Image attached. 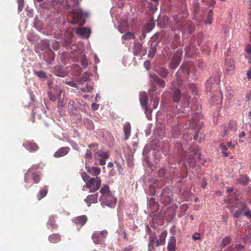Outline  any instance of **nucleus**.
<instances>
[{
	"label": "nucleus",
	"mask_w": 251,
	"mask_h": 251,
	"mask_svg": "<svg viewBox=\"0 0 251 251\" xmlns=\"http://www.w3.org/2000/svg\"><path fill=\"white\" fill-rule=\"evenodd\" d=\"M244 215L247 217L251 222V211L249 209H248L244 212Z\"/></svg>",
	"instance_id": "59"
},
{
	"label": "nucleus",
	"mask_w": 251,
	"mask_h": 251,
	"mask_svg": "<svg viewBox=\"0 0 251 251\" xmlns=\"http://www.w3.org/2000/svg\"><path fill=\"white\" fill-rule=\"evenodd\" d=\"M220 147L222 150V152L223 154V156L225 157L229 156L230 152H227V147L224 143H221Z\"/></svg>",
	"instance_id": "40"
},
{
	"label": "nucleus",
	"mask_w": 251,
	"mask_h": 251,
	"mask_svg": "<svg viewBox=\"0 0 251 251\" xmlns=\"http://www.w3.org/2000/svg\"><path fill=\"white\" fill-rule=\"evenodd\" d=\"M107 234V231L106 230L100 232L95 231L92 234V239L95 244H100L104 241Z\"/></svg>",
	"instance_id": "6"
},
{
	"label": "nucleus",
	"mask_w": 251,
	"mask_h": 251,
	"mask_svg": "<svg viewBox=\"0 0 251 251\" xmlns=\"http://www.w3.org/2000/svg\"><path fill=\"white\" fill-rule=\"evenodd\" d=\"M225 69L226 74H229L235 69V65L233 60L227 58L225 59Z\"/></svg>",
	"instance_id": "11"
},
{
	"label": "nucleus",
	"mask_w": 251,
	"mask_h": 251,
	"mask_svg": "<svg viewBox=\"0 0 251 251\" xmlns=\"http://www.w3.org/2000/svg\"><path fill=\"white\" fill-rule=\"evenodd\" d=\"M150 81L151 83H155L162 88L165 86V81L159 78L156 74H150Z\"/></svg>",
	"instance_id": "13"
},
{
	"label": "nucleus",
	"mask_w": 251,
	"mask_h": 251,
	"mask_svg": "<svg viewBox=\"0 0 251 251\" xmlns=\"http://www.w3.org/2000/svg\"><path fill=\"white\" fill-rule=\"evenodd\" d=\"M100 192L101 193V199L106 200L105 199L107 197L110 199L109 200L110 203L108 202L107 201H104V202H106L107 206L113 207L116 205L117 199L112 195L108 185H104L101 188Z\"/></svg>",
	"instance_id": "4"
},
{
	"label": "nucleus",
	"mask_w": 251,
	"mask_h": 251,
	"mask_svg": "<svg viewBox=\"0 0 251 251\" xmlns=\"http://www.w3.org/2000/svg\"><path fill=\"white\" fill-rule=\"evenodd\" d=\"M124 131L125 133L124 139L126 140L129 138L130 135L131 126L129 123L126 122L124 126Z\"/></svg>",
	"instance_id": "25"
},
{
	"label": "nucleus",
	"mask_w": 251,
	"mask_h": 251,
	"mask_svg": "<svg viewBox=\"0 0 251 251\" xmlns=\"http://www.w3.org/2000/svg\"><path fill=\"white\" fill-rule=\"evenodd\" d=\"M158 4H156V3H154L153 2H150L148 4V7L151 11L154 12L157 10V5Z\"/></svg>",
	"instance_id": "46"
},
{
	"label": "nucleus",
	"mask_w": 251,
	"mask_h": 251,
	"mask_svg": "<svg viewBox=\"0 0 251 251\" xmlns=\"http://www.w3.org/2000/svg\"><path fill=\"white\" fill-rule=\"evenodd\" d=\"M161 199L165 203H169L173 200V192L170 188H165L160 194Z\"/></svg>",
	"instance_id": "7"
},
{
	"label": "nucleus",
	"mask_w": 251,
	"mask_h": 251,
	"mask_svg": "<svg viewBox=\"0 0 251 251\" xmlns=\"http://www.w3.org/2000/svg\"><path fill=\"white\" fill-rule=\"evenodd\" d=\"M122 38L125 40L134 39L135 38V36L132 32H127L123 35Z\"/></svg>",
	"instance_id": "39"
},
{
	"label": "nucleus",
	"mask_w": 251,
	"mask_h": 251,
	"mask_svg": "<svg viewBox=\"0 0 251 251\" xmlns=\"http://www.w3.org/2000/svg\"><path fill=\"white\" fill-rule=\"evenodd\" d=\"M40 180L41 176L40 174L33 168L29 169L25 174V181L26 184H29L28 186H26L27 187H29L34 184L38 183Z\"/></svg>",
	"instance_id": "3"
},
{
	"label": "nucleus",
	"mask_w": 251,
	"mask_h": 251,
	"mask_svg": "<svg viewBox=\"0 0 251 251\" xmlns=\"http://www.w3.org/2000/svg\"><path fill=\"white\" fill-rule=\"evenodd\" d=\"M64 83L71 87L75 88L77 86V84L73 81H66L64 82Z\"/></svg>",
	"instance_id": "58"
},
{
	"label": "nucleus",
	"mask_w": 251,
	"mask_h": 251,
	"mask_svg": "<svg viewBox=\"0 0 251 251\" xmlns=\"http://www.w3.org/2000/svg\"><path fill=\"white\" fill-rule=\"evenodd\" d=\"M49 97L50 100L53 101H55L57 100V96L52 93L49 94Z\"/></svg>",
	"instance_id": "63"
},
{
	"label": "nucleus",
	"mask_w": 251,
	"mask_h": 251,
	"mask_svg": "<svg viewBox=\"0 0 251 251\" xmlns=\"http://www.w3.org/2000/svg\"><path fill=\"white\" fill-rule=\"evenodd\" d=\"M237 180L240 184L243 186H246L248 184L249 178L247 176L241 175Z\"/></svg>",
	"instance_id": "31"
},
{
	"label": "nucleus",
	"mask_w": 251,
	"mask_h": 251,
	"mask_svg": "<svg viewBox=\"0 0 251 251\" xmlns=\"http://www.w3.org/2000/svg\"><path fill=\"white\" fill-rule=\"evenodd\" d=\"M49 240L51 243H57L61 240L60 235L58 233L52 234L49 236Z\"/></svg>",
	"instance_id": "29"
},
{
	"label": "nucleus",
	"mask_w": 251,
	"mask_h": 251,
	"mask_svg": "<svg viewBox=\"0 0 251 251\" xmlns=\"http://www.w3.org/2000/svg\"><path fill=\"white\" fill-rule=\"evenodd\" d=\"M181 53L182 51H181V53L176 52L174 54L171 61L169 64L170 68L172 69H176L178 67L182 58Z\"/></svg>",
	"instance_id": "9"
},
{
	"label": "nucleus",
	"mask_w": 251,
	"mask_h": 251,
	"mask_svg": "<svg viewBox=\"0 0 251 251\" xmlns=\"http://www.w3.org/2000/svg\"><path fill=\"white\" fill-rule=\"evenodd\" d=\"M40 47L42 50H46V52H48L50 50H51L50 47V43L48 41H43L41 44Z\"/></svg>",
	"instance_id": "37"
},
{
	"label": "nucleus",
	"mask_w": 251,
	"mask_h": 251,
	"mask_svg": "<svg viewBox=\"0 0 251 251\" xmlns=\"http://www.w3.org/2000/svg\"><path fill=\"white\" fill-rule=\"evenodd\" d=\"M76 33L83 37H88L91 33V30L86 27L77 28L76 30Z\"/></svg>",
	"instance_id": "24"
},
{
	"label": "nucleus",
	"mask_w": 251,
	"mask_h": 251,
	"mask_svg": "<svg viewBox=\"0 0 251 251\" xmlns=\"http://www.w3.org/2000/svg\"><path fill=\"white\" fill-rule=\"evenodd\" d=\"M144 66L147 70L150 69V62L149 60H146L144 62Z\"/></svg>",
	"instance_id": "64"
},
{
	"label": "nucleus",
	"mask_w": 251,
	"mask_h": 251,
	"mask_svg": "<svg viewBox=\"0 0 251 251\" xmlns=\"http://www.w3.org/2000/svg\"><path fill=\"white\" fill-rule=\"evenodd\" d=\"M190 89L193 93H195V94H197V87L195 84H190Z\"/></svg>",
	"instance_id": "57"
},
{
	"label": "nucleus",
	"mask_w": 251,
	"mask_h": 251,
	"mask_svg": "<svg viewBox=\"0 0 251 251\" xmlns=\"http://www.w3.org/2000/svg\"><path fill=\"white\" fill-rule=\"evenodd\" d=\"M192 63L191 62L183 63L180 67L178 72L181 71L186 77L190 75V69L192 67Z\"/></svg>",
	"instance_id": "10"
},
{
	"label": "nucleus",
	"mask_w": 251,
	"mask_h": 251,
	"mask_svg": "<svg viewBox=\"0 0 251 251\" xmlns=\"http://www.w3.org/2000/svg\"><path fill=\"white\" fill-rule=\"evenodd\" d=\"M98 197V193L88 195L85 199V201L87 204V205L90 206L92 203H96L97 202Z\"/></svg>",
	"instance_id": "21"
},
{
	"label": "nucleus",
	"mask_w": 251,
	"mask_h": 251,
	"mask_svg": "<svg viewBox=\"0 0 251 251\" xmlns=\"http://www.w3.org/2000/svg\"><path fill=\"white\" fill-rule=\"evenodd\" d=\"M157 74L162 77L166 78L169 75L168 70L164 67L160 68L156 72Z\"/></svg>",
	"instance_id": "34"
},
{
	"label": "nucleus",
	"mask_w": 251,
	"mask_h": 251,
	"mask_svg": "<svg viewBox=\"0 0 251 251\" xmlns=\"http://www.w3.org/2000/svg\"><path fill=\"white\" fill-rule=\"evenodd\" d=\"M87 217L85 215H81L75 217L73 219V222L76 225L80 226H84L87 221Z\"/></svg>",
	"instance_id": "18"
},
{
	"label": "nucleus",
	"mask_w": 251,
	"mask_h": 251,
	"mask_svg": "<svg viewBox=\"0 0 251 251\" xmlns=\"http://www.w3.org/2000/svg\"><path fill=\"white\" fill-rule=\"evenodd\" d=\"M155 26V24L153 20L148 21L146 25V29L148 32H150Z\"/></svg>",
	"instance_id": "42"
},
{
	"label": "nucleus",
	"mask_w": 251,
	"mask_h": 251,
	"mask_svg": "<svg viewBox=\"0 0 251 251\" xmlns=\"http://www.w3.org/2000/svg\"><path fill=\"white\" fill-rule=\"evenodd\" d=\"M46 55H49V58L46 60V62H49L54 59L55 53L52 50H50L48 52H46Z\"/></svg>",
	"instance_id": "43"
},
{
	"label": "nucleus",
	"mask_w": 251,
	"mask_h": 251,
	"mask_svg": "<svg viewBox=\"0 0 251 251\" xmlns=\"http://www.w3.org/2000/svg\"><path fill=\"white\" fill-rule=\"evenodd\" d=\"M47 225L49 227H50L52 229H56L57 227V225L55 221V216L54 215H51L49 218V220L48 222Z\"/></svg>",
	"instance_id": "28"
},
{
	"label": "nucleus",
	"mask_w": 251,
	"mask_h": 251,
	"mask_svg": "<svg viewBox=\"0 0 251 251\" xmlns=\"http://www.w3.org/2000/svg\"><path fill=\"white\" fill-rule=\"evenodd\" d=\"M83 181L85 182V188L90 189L91 192H95L99 189L101 186V180L100 177H91L85 172H82L81 174Z\"/></svg>",
	"instance_id": "1"
},
{
	"label": "nucleus",
	"mask_w": 251,
	"mask_h": 251,
	"mask_svg": "<svg viewBox=\"0 0 251 251\" xmlns=\"http://www.w3.org/2000/svg\"><path fill=\"white\" fill-rule=\"evenodd\" d=\"M81 65L84 69H86L88 66V59L86 56H83L81 59Z\"/></svg>",
	"instance_id": "47"
},
{
	"label": "nucleus",
	"mask_w": 251,
	"mask_h": 251,
	"mask_svg": "<svg viewBox=\"0 0 251 251\" xmlns=\"http://www.w3.org/2000/svg\"><path fill=\"white\" fill-rule=\"evenodd\" d=\"M67 7L72 8L76 7L78 4V0H67L66 2Z\"/></svg>",
	"instance_id": "36"
},
{
	"label": "nucleus",
	"mask_w": 251,
	"mask_h": 251,
	"mask_svg": "<svg viewBox=\"0 0 251 251\" xmlns=\"http://www.w3.org/2000/svg\"><path fill=\"white\" fill-rule=\"evenodd\" d=\"M174 40H175L176 43L174 45H172V46L173 47V49L176 48L178 44V43L180 40L179 35L177 34H175V36H174Z\"/></svg>",
	"instance_id": "52"
},
{
	"label": "nucleus",
	"mask_w": 251,
	"mask_h": 251,
	"mask_svg": "<svg viewBox=\"0 0 251 251\" xmlns=\"http://www.w3.org/2000/svg\"><path fill=\"white\" fill-rule=\"evenodd\" d=\"M176 239L175 236H171L169 238L167 246V250L168 251H176Z\"/></svg>",
	"instance_id": "22"
},
{
	"label": "nucleus",
	"mask_w": 251,
	"mask_h": 251,
	"mask_svg": "<svg viewBox=\"0 0 251 251\" xmlns=\"http://www.w3.org/2000/svg\"><path fill=\"white\" fill-rule=\"evenodd\" d=\"M242 209L238 208L236 210L234 214V217L235 218H238L242 213Z\"/></svg>",
	"instance_id": "55"
},
{
	"label": "nucleus",
	"mask_w": 251,
	"mask_h": 251,
	"mask_svg": "<svg viewBox=\"0 0 251 251\" xmlns=\"http://www.w3.org/2000/svg\"><path fill=\"white\" fill-rule=\"evenodd\" d=\"M86 169L87 171L94 176H97L100 173L101 170L100 168L98 167H91L86 166Z\"/></svg>",
	"instance_id": "23"
},
{
	"label": "nucleus",
	"mask_w": 251,
	"mask_h": 251,
	"mask_svg": "<svg viewBox=\"0 0 251 251\" xmlns=\"http://www.w3.org/2000/svg\"><path fill=\"white\" fill-rule=\"evenodd\" d=\"M88 148H89L91 150L93 151H96L98 149V144H91L88 145Z\"/></svg>",
	"instance_id": "56"
},
{
	"label": "nucleus",
	"mask_w": 251,
	"mask_h": 251,
	"mask_svg": "<svg viewBox=\"0 0 251 251\" xmlns=\"http://www.w3.org/2000/svg\"><path fill=\"white\" fill-rule=\"evenodd\" d=\"M70 13L73 15L74 23L76 24L81 20L82 17V11L80 8L73 9Z\"/></svg>",
	"instance_id": "14"
},
{
	"label": "nucleus",
	"mask_w": 251,
	"mask_h": 251,
	"mask_svg": "<svg viewBox=\"0 0 251 251\" xmlns=\"http://www.w3.org/2000/svg\"><path fill=\"white\" fill-rule=\"evenodd\" d=\"M84 125L87 129L89 130H92L94 128V124L93 121L88 118H85L84 119Z\"/></svg>",
	"instance_id": "32"
},
{
	"label": "nucleus",
	"mask_w": 251,
	"mask_h": 251,
	"mask_svg": "<svg viewBox=\"0 0 251 251\" xmlns=\"http://www.w3.org/2000/svg\"><path fill=\"white\" fill-rule=\"evenodd\" d=\"M230 242L231 239L228 237L223 238L221 244V247L223 248H225L227 245L230 244Z\"/></svg>",
	"instance_id": "41"
},
{
	"label": "nucleus",
	"mask_w": 251,
	"mask_h": 251,
	"mask_svg": "<svg viewBox=\"0 0 251 251\" xmlns=\"http://www.w3.org/2000/svg\"><path fill=\"white\" fill-rule=\"evenodd\" d=\"M180 95L181 93L180 90L178 89H175L172 94L173 100L176 102H178L180 100Z\"/></svg>",
	"instance_id": "33"
},
{
	"label": "nucleus",
	"mask_w": 251,
	"mask_h": 251,
	"mask_svg": "<svg viewBox=\"0 0 251 251\" xmlns=\"http://www.w3.org/2000/svg\"><path fill=\"white\" fill-rule=\"evenodd\" d=\"M202 1L206 2L210 6L216 3V0H202Z\"/></svg>",
	"instance_id": "60"
},
{
	"label": "nucleus",
	"mask_w": 251,
	"mask_h": 251,
	"mask_svg": "<svg viewBox=\"0 0 251 251\" xmlns=\"http://www.w3.org/2000/svg\"><path fill=\"white\" fill-rule=\"evenodd\" d=\"M139 100L143 108L147 111L149 108L148 105L149 100L147 94L145 92L141 93L140 95Z\"/></svg>",
	"instance_id": "16"
},
{
	"label": "nucleus",
	"mask_w": 251,
	"mask_h": 251,
	"mask_svg": "<svg viewBox=\"0 0 251 251\" xmlns=\"http://www.w3.org/2000/svg\"><path fill=\"white\" fill-rule=\"evenodd\" d=\"M155 239H156V237L155 236L149 237V242L148 245V251H156L154 247Z\"/></svg>",
	"instance_id": "26"
},
{
	"label": "nucleus",
	"mask_w": 251,
	"mask_h": 251,
	"mask_svg": "<svg viewBox=\"0 0 251 251\" xmlns=\"http://www.w3.org/2000/svg\"><path fill=\"white\" fill-rule=\"evenodd\" d=\"M234 92L233 90L226 89V96L228 100H231L234 96Z\"/></svg>",
	"instance_id": "44"
},
{
	"label": "nucleus",
	"mask_w": 251,
	"mask_h": 251,
	"mask_svg": "<svg viewBox=\"0 0 251 251\" xmlns=\"http://www.w3.org/2000/svg\"><path fill=\"white\" fill-rule=\"evenodd\" d=\"M53 72L60 77H64L68 75V72L62 65H57L54 67Z\"/></svg>",
	"instance_id": "12"
},
{
	"label": "nucleus",
	"mask_w": 251,
	"mask_h": 251,
	"mask_svg": "<svg viewBox=\"0 0 251 251\" xmlns=\"http://www.w3.org/2000/svg\"><path fill=\"white\" fill-rule=\"evenodd\" d=\"M212 16H213V12H212V10H210L209 11L208 14L207 15L206 20L205 21V23H206V24L208 23L209 24H211L213 21Z\"/></svg>",
	"instance_id": "45"
},
{
	"label": "nucleus",
	"mask_w": 251,
	"mask_h": 251,
	"mask_svg": "<svg viewBox=\"0 0 251 251\" xmlns=\"http://www.w3.org/2000/svg\"><path fill=\"white\" fill-rule=\"evenodd\" d=\"M23 146L29 151H35L39 149V146L36 143L30 141L24 142Z\"/></svg>",
	"instance_id": "15"
},
{
	"label": "nucleus",
	"mask_w": 251,
	"mask_h": 251,
	"mask_svg": "<svg viewBox=\"0 0 251 251\" xmlns=\"http://www.w3.org/2000/svg\"><path fill=\"white\" fill-rule=\"evenodd\" d=\"M85 157H86V161L90 162L92 159V152L90 150H87Z\"/></svg>",
	"instance_id": "48"
},
{
	"label": "nucleus",
	"mask_w": 251,
	"mask_h": 251,
	"mask_svg": "<svg viewBox=\"0 0 251 251\" xmlns=\"http://www.w3.org/2000/svg\"><path fill=\"white\" fill-rule=\"evenodd\" d=\"M238 206L240 207L239 209H242V210L244 209L247 210L248 209H249L248 208H247V203L242 201H240L239 202Z\"/></svg>",
	"instance_id": "54"
},
{
	"label": "nucleus",
	"mask_w": 251,
	"mask_h": 251,
	"mask_svg": "<svg viewBox=\"0 0 251 251\" xmlns=\"http://www.w3.org/2000/svg\"><path fill=\"white\" fill-rule=\"evenodd\" d=\"M48 187L45 186L41 189L37 195V198L38 201H40L42 198H44L48 194Z\"/></svg>",
	"instance_id": "30"
},
{
	"label": "nucleus",
	"mask_w": 251,
	"mask_h": 251,
	"mask_svg": "<svg viewBox=\"0 0 251 251\" xmlns=\"http://www.w3.org/2000/svg\"><path fill=\"white\" fill-rule=\"evenodd\" d=\"M237 126L233 121H230L227 126H224L223 132L221 134L222 137H225L228 134L231 135L236 130Z\"/></svg>",
	"instance_id": "8"
},
{
	"label": "nucleus",
	"mask_w": 251,
	"mask_h": 251,
	"mask_svg": "<svg viewBox=\"0 0 251 251\" xmlns=\"http://www.w3.org/2000/svg\"><path fill=\"white\" fill-rule=\"evenodd\" d=\"M178 18V16L176 15L173 16V19L175 20V22H176V28L178 29H179L181 28V24L177 21H176V19Z\"/></svg>",
	"instance_id": "61"
},
{
	"label": "nucleus",
	"mask_w": 251,
	"mask_h": 251,
	"mask_svg": "<svg viewBox=\"0 0 251 251\" xmlns=\"http://www.w3.org/2000/svg\"><path fill=\"white\" fill-rule=\"evenodd\" d=\"M79 104L78 102L74 100H70L68 102V107L71 110H77L79 108Z\"/></svg>",
	"instance_id": "35"
},
{
	"label": "nucleus",
	"mask_w": 251,
	"mask_h": 251,
	"mask_svg": "<svg viewBox=\"0 0 251 251\" xmlns=\"http://www.w3.org/2000/svg\"><path fill=\"white\" fill-rule=\"evenodd\" d=\"M167 235V232L166 230L162 231L159 235V240H155V244L156 247L159 246L164 245L166 243V238Z\"/></svg>",
	"instance_id": "19"
},
{
	"label": "nucleus",
	"mask_w": 251,
	"mask_h": 251,
	"mask_svg": "<svg viewBox=\"0 0 251 251\" xmlns=\"http://www.w3.org/2000/svg\"><path fill=\"white\" fill-rule=\"evenodd\" d=\"M223 100L222 93L220 92L218 95L212 97L209 100V103L211 105H220L222 103Z\"/></svg>",
	"instance_id": "17"
},
{
	"label": "nucleus",
	"mask_w": 251,
	"mask_h": 251,
	"mask_svg": "<svg viewBox=\"0 0 251 251\" xmlns=\"http://www.w3.org/2000/svg\"><path fill=\"white\" fill-rule=\"evenodd\" d=\"M142 46L139 43H134L133 47V52L134 55H137L141 53Z\"/></svg>",
	"instance_id": "38"
},
{
	"label": "nucleus",
	"mask_w": 251,
	"mask_h": 251,
	"mask_svg": "<svg viewBox=\"0 0 251 251\" xmlns=\"http://www.w3.org/2000/svg\"><path fill=\"white\" fill-rule=\"evenodd\" d=\"M229 249L231 250V251H242L243 249H244V246L239 244L234 246V247L231 246L229 247Z\"/></svg>",
	"instance_id": "50"
},
{
	"label": "nucleus",
	"mask_w": 251,
	"mask_h": 251,
	"mask_svg": "<svg viewBox=\"0 0 251 251\" xmlns=\"http://www.w3.org/2000/svg\"><path fill=\"white\" fill-rule=\"evenodd\" d=\"M193 49L192 47H187L185 48V54L187 56L191 57L193 54V52L191 51V50Z\"/></svg>",
	"instance_id": "53"
},
{
	"label": "nucleus",
	"mask_w": 251,
	"mask_h": 251,
	"mask_svg": "<svg viewBox=\"0 0 251 251\" xmlns=\"http://www.w3.org/2000/svg\"><path fill=\"white\" fill-rule=\"evenodd\" d=\"M200 5V4L197 2H193V12L195 14H197L199 13V10Z\"/></svg>",
	"instance_id": "49"
},
{
	"label": "nucleus",
	"mask_w": 251,
	"mask_h": 251,
	"mask_svg": "<svg viewBox=\"0 0 251 251\" xmlns=\"http://www.w3.org/2000/svg\"><path fill=\"white\" fill-rule=\"evenodd\" d=\"M188 154L187 163L191 167L194 168L197 160L201 159L200 149L195 145L190 146L188 150Z\"/></svg>",
	"instance_id": "2"
},
{
	"label": "nucleus",
	"mask_w": 251,
	"mask_h": 251,
	"mask_svg": "<svg viewBox=\"0 0 251 251\" xmlns=\"http://www.w3.org/2000/svg\"><path fill=\"white\" fill-rule=\"evenodd\" d=\"M98 157L107 159L109 157V154L107 151H103L102 150H100L94 154L95 158H97Z\"/></svg>",
	"instance_id": "27"
},
{
	"label": "nucleus",
	"mask_w": 251,
	"mask_h": 251,
	"mask_svg": "<svg viewBox=\"0 0 251 251\" xmlns=\"http://www.w3.org/2000/svg\"><path fill=\"white\" fill-rule=\"evenodd\" d=\"M34 74L40 78H45L47 77L45 72L43 71L35 72Z\"/></svg>",
	"instance_id": "51"
},
{
	"label": "nucleus",
	"mask_w": 251,
	"mask_h": 251,
	"mask_svg": "<svg viewBox=\"0 0 251 251\" xmlns=\"http://www.w3.org/2000/svg\"><path fill=\"white\" fill-rule=\"evenodd\" d=\"M70 150L69 147L61 148L55 152L54 156L56 158L64 156L68 153Z\"/></svg>",
	"instance_id": "20"
},
{
	"label": "nucleus",
	"mask_w": 251,
	"mask_h": 251,
	"mask_svg": "<svg viewBox=\"0 0 251 251\" xmlns=\"http://www.w3.org/2000/svg\"><path fill=\"white\" fill-rule=\"evenodd\" d=\"M196 107L197 108V110L193 113V117L191 118L190 122V126L193 128H195L199 129V126L201 125L202 123V122H200L199 120L202 118V116L200 113L201 109H199L197 105H194L192 106V109H195Z\"/></svg>",
	"instance_id": "5"
},
{
	"label": "nucleus",
	"mask_w": 251,
	"mask_h": 251,
	"mask_svg": "<svg viewBox=\"0 0 251 251\" xmlns=\"http://www.w3.org/2000/svg\"><path fill=\"white\" fill-rule=\"evenodd\" d=\"M192 238L194 240H200L201 239V234L198 232H196L192 235Z\"/></svg>",
	"instance_id": "62"
}]
</instances>
